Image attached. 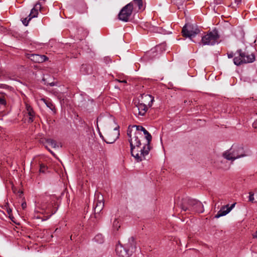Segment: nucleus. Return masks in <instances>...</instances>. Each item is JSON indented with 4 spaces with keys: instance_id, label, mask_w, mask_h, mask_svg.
Masks as SVG:
<instances>
[{
    "instance_id": "f257e3e1",
    "label": "nucleus",
    "mask_w": 257,
    "mask_h": 257,
    "mask_svg": "<svg viewBox=\"0 0 257 257\" xmlns=\"http://www.w3.org/2000/svg\"><path fill=\"white\" fill-rule=\"evenodd\" d=\"M55 204V198L54 196H47L42 199L40 202H38L37 205L36 212H40L41 214H47V217L45 220L51 217L53 214L56 213L58 208L54 207Z\"/></svg>"
},
{
    "instance_id": "f03ea898",
    "label": "nucleus",
    "mask_w": 257,
    "mask_h": 257,
    "mask_svg": "<svg viewBox=\"0 0 257 257\" xmlns=\"http://www.w3.org/2000/svg\"><path fill=\"white\" fill-rule=\"evenodd\" d=\"M237 56L233 58V63L236 66H240L242 64L252 63L255 61V58L254 54L250 53L247 49L244 51L239 49L236 51Z\"/></svg>"
},
{
    "instance_id": "7ed1b4c3",
    "label": "nucleus",
    "mask_w": 257,
    "mask_h": 257,
    "mask_svg": "<svg viewBox=\"0 0 257 257\" xmlns=\"http://www.w3.org/2000/svg\"><path fill=\"white\" fill-rule=\"evenodd\" d=\"M242 145L233 144L231 148L223 153V157L228 160L234 161L246 156Z\"/></svg>"
},
{
    "instance_id": "20e7f679",
    "label": "nucleus",
    "mask_w": 257,
    "mask_h": 257,
    "mask_svg": "<svg viewBox=\"0 0 257 257\" xmlns=\"http://www.w3.org/2000/svg\"><path fill=\"white\" fill-rule=\"evenodd\" d=\"M136 246L134 238L131 237L128 239L127 243L124 245L118 244L116 246V254L121 257H130L136 251Z\"/></svg>"
},
{
    "instance_id": "39448f33",
    "label": "nucleus",
    "mask_w": 257,
    "mask_h": 257,
    "mask_svg": "<svg viewBox=\"0 0 257 257\" xmlns=\"http://www.w3.org/2000/svg\"><path fill=\"white\" fill-rule=\"evenodd\" d=\"M135 135V136L133 138L128 140L131 147V153L132 156L136 159L137 162H141L142 161V157L139 156L138 153L135 154L136 149H138L141 146V143L138 136L141 134L139 132H136Z\"/></svg>"
},
{
    "instance_id": "423d86ee",
    "label": "nucleus",
    "mask_w": 257,
    "mask_h": 257,
    "mask_svg": "<svg viewBox=\"0 0 257 257\" xmlns=\"http://www.w3.org/2000/svg\"><path fill=\"white\" fill-rule=\"evenodd\" d=\"M219 38L218 32L215 29L202 37L201 41L203 45H214L216 43H218Z\"/></svg>"
},
{
    "instance_id": "0eeeda50",
    "label": "nucleus",
    "mask_w": 257,
    "mask_h": 257,
    "mask_svg": "<svg viewBox=\"0 0 257 257\" xmlns=\"http://www.w3.org/2000/svg\"><path fill=\"white\" fill-rule=\"evenodd\" d=\"M200 30L196 26L192 25H185L182 30V33L184 37L189 38L192 42H196L193 40L197 34L200 33Z\"/></svg>"
},
{
    "instance_id": "6e6552de",
    "label": "nucleus",
    "mask_w": 257,
    "mask_h": 257,
    "mask_svg": "<svg viewBox=\"0 0 257 257\" xmlns=\"http://www.w3.org/2000/svg\"><path fill=\"white\" fill-rule=\"evenodd\" d=\"M133 10V3L131 2L125 6L120 11L118 14V19L126 22L128 21Z\"/></svg>"
},
{
    "instance_id": "1a4fd4ad",
    "label": "nucleus",
    "mask_w": 257,
    "mask_h": 257,
    "mask_svg": "<svg viewBox=\"0 0 257 257\" xmlns=\"http://www.w3.org/2000/svg\"><path fill=\"white\" fill-rule=\"evenodd\" d=\"M188 201V200H186L184 203H188L190 202L191 204L192 205V208L187 209L188 210H191V213L193 212L200 213L204 212V207L201 202L195 199H194V200H192L191 202Z\"/></svg>"
},
{
    "instance_id": "9d476101",
    "label": "nucleus",
    "mask_w": 257,
    "mask_h": 257,
    "mask_svg": "<svg viewBox=\"0 0 257 257\" xmlns=\"http://www.w3.org/2000/svg\"><path fill=\"white\" fill-rule=\"evenodd\" d=\"M186 200H188V202H191L192 200H194V199H191L188 197H186L183 198L180 202H178L177 203V205L180 207L181 212L184 211L186 212V213L191 214V210H188L187 209L192 208V205L191 204L190 202L188 203H184Z\"/></svg>"
},
{
    "instance_id": "9b49d317",
    "label": "nucleus",
    "mask_w": 257,
    "mask_h": 257,
    "mask_svg": "<svg viewBox=\"0 0 257 257\" xmlns=\"http://www.w3.org/2000/svg\"><path fill=\"white\" fill-rule=\"evenodd\" d=\"M148 110L147 106L144 103L139 102L133 108L135 115L144 116Z\"/></svg>"
},
{
    "instance_id": "f8f14e48",
    "label": "nucleus",
    "mask_w": 257,
    "mask_h": 257,
    "mask_svg": "<svg viewBox=\"0 0 257 257\" xmlns=\"http://www.w3.org/2000/svg\"><path fill=\"white\" fill-rule=\"evenodd\" d=\"M235 204L236 203H234L231 204L230 206H229V205L222 206L221 209L218 211L216 214H215L214 217L216 218H218L221 216L226 215L234 207Z\"/></svg>"
},
{
    "instance_id": "ddd939ff",
    "label": "nucleus",
    "mask_w": 257,
    "mask_h": 257,
    "mask_svg": "<svg viewBox=\"0 0 257 257\" xmlns=\"http://www.w3.org/2000/svg\"><path fill=\"white\" fill-rule=\"evenodd\" d=\"M84 137H86L85 141L87 142L88 145L92 146L95 141V134L90 127H87L86 129V136H84Z\"/></svg>"
},
{
    "instance_id": "4468645a",
    "label": "nucleus",
    "mask_w": 257,
    "mask_h": 257,
    "mask_svg": "<svg viewBox=\"0 0 257 257\" xmlns=\"http://www.w3.org/2000/svg\"><path fill=\"white\" fill-rule=\"evenodd\" d=\"M29 58L35 63H42L48 60L46 56L36 54H30Z\"/></svg>"
},
{
    "instance_id": "2eb2a0df",
    "label": "nucleus",
    "mask_w": 257,
    "mask_h": 257,
    "mask_svg": "<svg viewBox=\"0 0 257 257\" xmlns=\"http://www.w3.org/2000/svg\"><path fill=\"white\" fill-rule=\"evenodd\" d=\"M150 144L147 143L146 145L141 148L140 150H138L137 149V150H135V154L138 153L139 154V156L142 157V159L143 158L145 159V156L149 154L150 151Z\"/></svg>"
},
{
    "instance_id": "dca6fc26",
    "label": "nucleus",
    "mask_w": 257,
    "mask_h": 257,
    "mask_svg": "<svg viewBox=\"0 0 257 257\" xmlns=\"http://www.w3.org/2000/svg\"><path fill=\"white\" fill-rule=\"evenodd\" d=\"M133 127H136L137 130V132H139L140 131L143 132V133L145 135V138L147 140V143L150 144V142L152 140V136L149 133V132L145 129L143 126L141 125H134Z\"/></svg>"
},
{
    "instance_id": "f3484780",
    "label": "nucleus",
    "mask_w": 257,
    "mask_h": 257,
    "mask_svg": "<svg viewBox=\"0 0 257 257\" xmlns=\"http://www.w3.org/2000/svg\"><path fill=\"white\" fill-rule=\"evenodd\" d=\"M41 8V5L39 3L36 4L34 8L31 10V12L28 16L29 20L37 17L38 15V11Z\"/></svg>"
},
{
    "instance_id": "a211bd4d",
    "label": "nucleus",
    "mask_w": 257,
    "mask_h": 257,
    "mask_svg": "<svg viewBox=\"0 0 257 257\" xmlns=\"http://www.w3.org/2000/svg\"><path fill=\"white\" fill-rule=\"evenodd\" d=\"M26 108L27 113L29 116V118L28 121L29 123L32 122L34 120V118L35 117V112L32 107L28 104H26Z\"/></svg>"
},
{
    "instance_id": "6ab92c4d",
    "label": "nucleus",
    "mask_w": 257,
    "mask_h": 257,
    "mask_svg": "<svg viewBox=\"0 0 257 257\" xmlns=\"http://www.w3.org/2000/svg\"><path fill=\"white\" fill-rule=\"evenodd\" d=\"M83 74H90L93 72V67L90 64H83L81 65V72Z\"/></svg>"
},
{
    "instance_id": "aec40b11",
    "label": "nucleus",
    "mask_w": 257,
    "mask_h": 257,
    "mask_svg": "<svg viewBox=\"0 0 257 257\" xmlns=\"http://www.w3.org/2000/svg\"><path fill=\"white\" fill-rule=\"evenodd\" d=\"M96 225V222L94 220H90L88 223L84 226V228L88 233H90L93 231Z\"/></svg>"
},
{
    "instance_id": "412c9836",
    "label": "nucleus",
    "mask_w": 257,
    "mask_h": 257,
    "mask_svg": "<svg viewBox=\"0 0 257 257\" xmlns=\"http://www.w3.org/2000/svg\"><path fill=\"white\" fill-rule=\"evenodd\" d=\"M103 197L102 195H98L97 198L96 196L94 199L93 206H104V202H103Z\"/></svg>"
},
{
    "instance_id": "4be33fe9",
    "label": "nucleus",
    "mask_w": 257,
    "mask_h": 257,
    "mask_svg": "<svg viewBox=\"0 0 257 257\" xmlns=\"http://www.w3.org/2000/svg\"><path fill=\"white\" fill-rule=\"evenodd\" d=\"M41 100L43 101L47 106L53 111L54 113H55V106L50 100H47L45 98H42Z\"/></svg>"
},
{
    "instance_id": "5701e85b",
    "label": "nucleus",
    "mask_w": 257,
    "mask_h": 257,
    "mask_svg": "<svg viewBox=\"0 0 257 257\" xmlns=\"http://www.w3.org/2000/svg\"><path fill=\"white\" fill-rule=\"evenodd\" d=\"M82 105L87 110H91L94 105V101L92 99H88V101L83 103Z\"/></svg>"
},
{
    "instance_id": "b1692460",
    "label": "nucleus",
    "mask_w": 257,
    "mask_h": 257,
    "mask_svg": "<svg viewBox=\"0 0 257 257\" xmlns=\"http://www.w3.org/2000/svg\"><path fill=\"white\" fill-rule=\"evenodd\" d=\"M119 126L117 125L114 128V131H115V135L113 138L112 139L110 142H106L107 144H112L118 138L119 136Z\"/></svg>"
},
{
    "instance_id": "393cba45",
    "label": "nucleus",
    "mask_w": 257,
    "mask_h": 257,
    "mask_svg": "<svg viewBox=\"0 0 257 257\" xmlns=\"http://www.w3.org/2000/svg\"><path fill=\"white\" fill-rule=\"evenodd\" d=\"M133 3V6H137L139 10L143 11L145 8H143V3L142 0H133L132 2Z\"/></svg>"
},
{
    "instance_id": "a878e982",
    "label": "nucleus",
    "mask_w": 257,
    "mask_h": 257,
    "mask_svg": "<svg viewBox=\"0 0 257 257\" xmlns=\"http://www.w3.org/2000/svg\"><path fill=\"white\" fill-rule=\"evenodd\" d=\"M45 143H47L50 146H51L54 148H56L58 147V145H57V143L54 140L51 139H48L45 140ZM43 143H44V142H42Z\"/></svg>"
},
{
    "instance_id": "bb28decb",
    "label": "nucleus",
    "mask_w": 257,
    "mask_h": 257,
    "mask_svg": "<svg viewBox=\"0 0 257 257\" xmlns=\"http://www.w3.org/2000/svg\"><path fill=\"white\" fill-rule=\"evenodd\" d=\"M93 239L98 243H102L104 241V237L101 234H98L96 235Z\"/></svg>"
},
{
    "instance_id": "cd10ccee",
    "label": "nucleus",
    "mask_w": 257,
    "mask_h": 257,
    "mask_svg": "<svg viewBox=\"0 0 257 257\" xmlns=\"http://www.w3.org/2000/svg\"><path fill=\"white\" fill-rule=\"evenodd\" d=\"M144 98L145 99V101L146 100L149 101L148 105L151 107L152 105L153 102L154 101V97L151 95L146 94L144 95Z\"/></svg>"
},
{
    "instance_id": "c85d7f7f",
    "label": "nucleus",
    "mask_w": 257,
    "mask_h": 257,
    "mask_svg": "<svg viewBox=\"0 0 257 257\" xmlns=\"http://www.w3.org/2000/svg\"><path fill=\"white\" fill-rule=\"evenodd\" d=\"M7 96L6 94L2 93L0 95V105H3L4 106H5L7 102H6V99H7Z\"/></svg>"
},
{
    "instance_id": "c756f323",
    "label": "nucleus",
    "mask_w": 257,
    "mask_h": 257,
    "mask_svg": "<svg viewBox=\"0 0 257 257\" xmlns=\"http://www.w3.org/2000/svg\"><path fill=\"white\" fill-rule=\"evenodd\" d=\"M120 227V223L117 219H115L112 223V228L113 231H117Z\"/></svg>"
},
{
    "instance_id": "7c9ffc66",
    "label": "nucleus",
    "mask_w": 257,
    "mask_h": 257,
    "mask_svg": "<svg viewBox=\"0 0 257 257\" xmlns=\"http://www.w3.org/2000/svg\"><path fill=\"white\" fill-rule=\"evenodd\" d=\"M83 44V46L81 47V49H83L84 51H86L87 53L91 51V49L90 48V46L88 42L86 41L82 42Z\"/></svg>"
},
{
    "instance_id": "2f4dec72",
    "label": "nucleus",
    "mask_w": 257,
    "mask_h": 257,
    "mask_svg": "<svg viewBox=\"0 0 257 257\" xmlns=\"http://www.w3.org/2000/svg\"><path fill=\"white\" fill-rule=\"evenodd\" d=\"M40 169L39 172L40 173H44L46 172V171L48 169V167L44 164H40L39 165Z\"/></svg>"
},
{
    "instance_id": "473e14b6",
    "label": "nucleus",
    "mask_w": 257,
    "mask_h": 257,
    "mask_svg": "<svg viewBox=\"0 0 257 257\" xmlns=\"http://www.w3.org/2000/svg\"><path fill=\"white\" fill-rule=\"evenodd\" d=\"M104 206H93V210L95 215L101 212Z\"/></svg>"
},
{
    "instance_id": "72a5a7b5",
    "label": "nucleus",
    "mask_w": 257,
    "mask_h": 257,
    "mask_svg": "<svg viewBox=\"0 0 257 257\" xmlns=\"http://www.w3.org/2000/svg\"><path fill=\"white\" fill-rule=\"evenodd\" d=\"M30 20H29V18L28 17L26 18L23 19L22 20V22L23 24H24V25H25V26H27L28 25L29 22Z\"/></svg>"
},
{
    "instance_id": "f704fd0d",
    "label": "nucleus",
    "mask_w": 257,
    "mask_h": 257,
    "mask_svg": "<svg viewBox=\"0 0 257 257\" xmlns=\"http://www.w3.org/2000/svg\"><path fill=\"white\" fill-rule=\"evenodd\" d=\"M89 32L86 29H83L81 32V37H86L88 35Z\"/></svg>"
},
{
    "instance_id": "c9c22d12",
    "label": "nucleus",
    "mask_w": 257,
    "mask_h": 257,
    "mask_svg": "<svg viewBox=\"0 0 257 257\" xmlns=\"http://www.w3.org/2000/svg\"><path fill=\"white\" fill-rule=\"evenodd\" d=\"M249 194L248 200L249 201L253 202L254 201V194L252 192H249Z\"/></svg>"
},
{
    "instance_id": "e433bc0d",
    "label": "nucleus",
    "mask_w": 257,
    "mask_h": 257,
    "mask_svg": "<svg viewBox=\"0 0 257 257\" xmlns=\"http://www.w3.org/2000/svg\"><path fill=\"white\" fill-rule=\"evenodd\" d=\"M87 9V7L86 4L81 3V11H82V10H83L84 11V12H86ZM81 13H82V12H81Z\"/></svg>"
},
{
    "instance_id": "4c0bfd02",
    "label": "nucleus",
    "mask_w": 257,
    "mask_h": 257,
    "mask_svg": "<svg viewBox=\"0 0 257 257\" xmlns=\"http://www.w3.org/2000/svg\"><path fill=\"white\" fill-rule=\"evenodd\" d=\"M227 54L228 58H229V59L233 58L234 56L235 57V56H237V55L236 54V52L235 53H234L231 52H230L229 53H227Z\"/></svg>"
},
{
    "instance_id": "58836bf2",
    "label": "nucleus",
    "mask_w": 257,
    "mask_h": 257,
    "mask_svg": "<svg viewBox=\"0 0 257 257\" xmlns=\"http://www.w3.org/2000/svg\"><path fill=\"white\" fill-rule=\"evenodd\" d=\"M131 133H132V130H131L130 127H128V130L127 131V135L130 139L132 138H131Z\"/></svg>"
},
{
    "instance_id": "ea45409f",
    "label": "nucleus",
    "mask_w": 257,
    "mask_h": 257,
    "mask_svg": "<svg viewBox=\"0 0 257 257\" xmlns=\"http://www.w3.org/2000/svg\"><path fill=\"white\" fill-rule=\"evenodd\" d=\"M252 126L257 129V119L255 120L252 123Z\"/></svg>"
},
{
    "instance_id": "a19ab883",
    "label": "nucleus",
    "mask_w": 257,
    "mask_h": 257,
    "mask_svg": "<svg viewBox=\"0 0 257 257\" xmlns=\"http://www.w3.org/2000/svg\"><path fill=\"white\" fill-rule=\"evenodd\" d=\"M4 75L3 71L0 70V81L2 80V76Z\"/></svg>"
},
{
    "instance_id": "79ce46f5",
    "label": "nucleus",
    "mask_w": 257,
    "mask_h": 257,
    "mask_svg": "<svg viewBox=\"0 0 257 257\" xmlns=\"http://www.w3.org/2000/svg\"><path fill=\"white\" fill-rule=\"evenodd\" d=\"M7 86L5 84H0V88H6Z\"/></svg>"
},
{
    "instance_id": "37998d69",
    "label": "nucleus",
    "mask_w": 257,
    "mask_h": 257,
    "mask_svg": "<svg viewBox=\"0 0 257 257\" xmlns=\"http://www.w3.org/2000/svg\"><path fill=\"white\" fill-rule=\"evenodd\" d=\"M253 238H257V230L256 232L252 235Z\"/></svg>"
},
{
    "instance_id": "c03bdc74",
    "label": "nucleus",
    "mask_w": 257,
    "mask_h": 257,
    "mask_svg": "<svg viewBox=\"0 0 257 257\" xmlns=\"http://www.w3.org/2000/svg\"><path fill=\"white\" fill-rule=\"evenodd\" d=\"M22 206L23 208H25L26 206V203H22Z\"/></svg>"
},
{
    "instance_id": "a18cd8bd",
    "label": "nucleus",
    "mask_w": 257,
    "mask_h": 257,
    "mask_svg": "<svg viewBox=\"0 0 257 257\" xmlns=\"http://www.w3.org/2000/svg\"><path fill=\"white\" fill-rule=\"evenodd\" d=\"M46 148L48 149V150H49V151L50 152H51V154H52L53 155H54V153H53L52 151H51L50 149H49L47 148V146H46Z\"/></svg>"
},
{
    "instance_id": "49530a36",
    "label": "nucleus",
    "mask_w": 257,
    "mask_h": 257,
    "mask_svg": "<svg viewBox=\"0 0 257 257\" xmlns=\"http://www.w3.org/2000/svg\"><path fill=\"white\" fill-rule=\"evenodd\" d=\"M88 206L86 208V207H85L84 208V212H88Z\"/></svg>"
},
{
    "instance_id": "de8ad7c7",
    "label": "nucleus",
    "mask_w": 257,
    "mask_h": 257,
    "mask_svg": "<svg viewBox=\"0 0 257 257\" xmlns=\"http://www.w3.org/2000/svg\"><path fill=\"white\" fill-rule=\"evenodd\" d=\"M241 0H235V2L237 3V4L240 3Z\"/></svg>"
},
{
    "instance_id": "09e8293b",
    "label": "nucleus",
    "mask_w": 257,
    "mask_h": 257,
    "mask_svg": "<svg viewBox=\"0 0 257 257\" xmlns=\"http://www.w3.org/2000/svg\"><path fill=\"white\" fill-rule=\"evenodd\" d=\"M18 193H20V195L23 194L22 191L19 190Z\"/></svg>"
},
{
    "instance_id": "8fccbe9b",
    "label": "nucleus",
    "mask_w": 257,
    "mask_h": 257,
    "mask_svg": "<svg viewBox=\"0 0 257 257\" xmlns=\"http://www.w3.org/2000/svg\"><path fill=\"white\" fill-rule=\"evenodd\" d=\"M99 135H100V137L102 139H103V136L101 134V133H99Z\"/></svg>"
},
{
    "instance_id": "3c124183",
    "label": "nucleus",
    "mask_w": 257,
    "mask_h": 257,
    "mask_svg": "<svg viewBox=\"0 0 257 257\" xmlns=\"http://www.w3.org/2000/svg\"><path fill=\"white\" fill-rule=\"evenodd\" d=\"M35 217H36L37 218H39V219L41 218L40 216H38H38H36Z\"/></svg>"
},
{
    "instance_id": "603ef678",
    "label": "nucleus",
    "mask_w": 257,
    "mask_h": 257,
    "mask_svg": "<svg viewBox=\"0 0 257 257\" xmlns=\"http://www.w3.org/2000/svg\"><path fill=\"white\" fill-rule=\"evenodd\" d=\"M50 85L51 86H54V83H51L50 84Z\"/></svg>"
},
{
    "instance_id": "864d4df0",
    "label": "nucleus",
    "mask_w": 257,
    "mask_h": 257,
    "mask_svg": "<svg viewBox=\"0 0 257 257\" xmlns=\"http://www.w3.org/2000/svg\"><path fill=\"white\" fill-rule=\"evenodd\" d=\"M121 82L126 83V80H123V81H121Z\"/></svg>"
}]
</instances>
